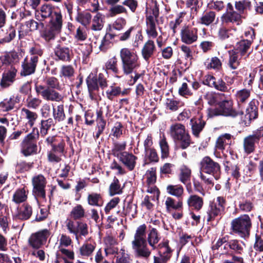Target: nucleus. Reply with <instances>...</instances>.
I'll return each instance as SVG.
<instances>
[{
  "label": "nucleus",
  "mask_w": 263,
  "mask_h": 263,
  "mask_svg": "<svg viewBox=\"0 0 263 263\" xmlns=\"http://www.w3.org/2000/svg\"><path fill=\"white\" fill-rule=\"evenodd\" d=\"M28 191L25 187L18 189L14 193L12 201L16 204L25 201L27 199Z\"/></svg>",
  "instance_id": "obj_32"
},
{
  "label": "nucleus",
  "mask_w": 263,
  "mask_h": 263,
  "mask_svg": "<svg viewBox=\"0 0 263 263\" xmlns=\"http://www.w3.org/2000/svg\"><path fill=\"white\" fill-rule=\"evenodd\" d=\"M170 134L174 141L182 149H186L190 146L191 137L184 125L178 123L173 124L170 127Z\"/></svg>",
  "instance_id": "obj_5"
},
{
  "label": "nucleus",
  "mask_w": 263,
  "mask_h": 263,
  "mask_svg": "<svg viewBox=\"0 0 263 263\" xmlns=\"http://www.w3.org/2000/svg\"><path fill=\"white\" fill-rule=\"evenodd\" d=\"M181 41L187 44L190 45L196 42L198 40V29L189 26L182 27L180 32Z\"/></svg>",
  "instance_id": "obj_11"
},
{
  "label": "nucleus",
  "mask_w": 263,
  "mask_h": 263,
  "mask_svg": "<svg viewBox=\"0 0 263 263\" xmlns=\"http://www.w3.org/2000/svg\"><path fill=\"white\" fill-rule=\"evenodd\" d=\"M160 238L161 237L156 228H153L149 230L147 240L153 250L157 249L156 245L159 242Z\"/></svg>",
  "instance_id": "obj_28"
},
{
  "label": "nucleus",
  "mask_w": 263,
  "mask_h": 263,
  "mask_svg": "<svg viewBox=\"0 0 263 263\" xmlns=\"http://www.w3.org/2000/svg\"><path fill=\"white\" fill-rule=\"evenodd\" d=\"M201 171L208 174H214L220 171L219 164L209 157H204L200 162Z\"/></svg>",
  "instance_id": "obj_13"
},
{
  "label": "nucleus",
  "mask_w": 263,
  "mask_h": 263,
  "mask_svg": "<svg viewBox=\"0 0 263 263\" xmlns=\"http://www.w3.org/2000/svg\"><path fill=\"white\" fill-rule=\"evenodd\" d=\"M21 146V151L26 156L35 153L37 151V145L34 142H28L26 140H23Z\"/></svg>",
  "instance_id": "obj_31"
},
{
  "label": "nucleus",
  "mask_w": 263,
  "mask_h": 263,
  "mask_svg": "<svg viewBox=\"0 0 263 263\" xmlns=\"http://www.w3.org/2000/svg\"><path fill=\"white\" fill-rule=\"evenodd\" d=\"M156 50V47L154 42L152 40H148L145 43L141 49L142 58L145 61L149 62L150 58L154 55Z\"/></svg>",
  "instance_id": "obj_20"
},
{
  "label": "nucleus",
  "mask_w": 263,
  "mask_h": 263,
  "mask_svg": "<svg viewBox=\"0 0 263 263\" xmlns=\"http://www.w3.org/2000/svg\"><path fill=\"white\" fill-rule=\"evenodd\" d=\"M252 227L251 220L249 215L244 214L234 218L231 222V233L242 238H248Z\"/></svg>",
  "instance_id": "obj_4"
},
{
  "label": "nucleus",
  "mask_w": 263,
  "mask_h": 263,
  "mask_svg": "<svg viewBox=\"0 0 263 263\" xmlns=\"http://www.w3.org/2000/svg\"><path fill=\"white\" fill-rule=\"evenodd\" d=\"M228 245L229 246V249L232 250L234 252L238 254H241L243 250V247L245 246V243L237 239L231 240L228 242Z\"/></svg>",
  "instance_id": "obj_50"
},
{
  "label": "nucleus",
  "mask_w": 263,
  "mask_h": 263,
  "mask_svg": "<svg viewBox=\"0 0 263 263\" xmlns=\"http://www.w3.org/2000/svg\"><path fill=\"white\" fill-rule=\"evenodd\" d=\"M204 65L208 69H214L219 70L222 67L221 60L216 57L208 59L204 63Z\"/></svg>",
  "instance_id": "obj_42"
},
{
  "label": "nucleus",
  "mask_w": 263,
  "mask_h": 263,
  "mask_svg": "<svg viewBox=\"0 0 263 263\" xmlns=\"http://www.w3.org/2000/svg\"><path fill=\"white\" fill-rule=\"evenodd\" d=\"M187 203L190 208L199 211L203 206V199L198 195H193L187 199Z\"/></svg>",
  "instance_id": "obj_30"
},
{
  "label": "nucleus",
  "mask_w": 263,
  "mask_h": 263,
  "mask_svg": "<svg viewBox=\"0 0 263 263\" xmlns=\"http://www.w3.org/2000/svg\"><path fill=\"white\" fill-rule=\"evenodd\" d=\"M33 186L32 192L36 197L42 199L46 198L45 187L47 184L46 178L42 174L34 176L31 179Z\"/></svg>",
  "instance_id": "obj_9"
},
{
  "label": "nucleus",
  "mask_w": 263,
  "mask_h": 263,
  "mask_svg": "<svg viewBox=\"0 0 263 263\" xmlns=\"http://www.w3.org/2000/svg\"><path fill=\"white\" fill-rule=\"evenodd\" d=\"M257 116V107L255 105V102L251 101L250 102L248 107L246 109L245 118L250 122L251 120L256 119Z\"/></svg>",
  "instance_id": "obj_43"
},
{
  "label": "nucleus",
  "mask_w": 263,
  "mask_h": 263,
  "mask_svg": "<svg viewBox=\"0 0 263 263\" xmlns=\"http://www.w3.org/2000/svg\"><path fill=\"white\" fill-rule=\"evenodd\" d=\"M96 243L86 241L79 248V252L80 255L84 257H89L92 255L96 248Z\"/></svg>",
  "instance_id": "obj_26"
},
{
  "label": "nucleus",
  "mask_w": 263,
  "mask_h": 263,
  "mask_svg": "<svg viewBox=\"0 0 263 263\" xmlns=\"http://www.w3.org/2000/svg\"><path fill=\"white\" fill-rule=\"evenodd\" d=\"M165 105L166 109L172 111H176L180 107L184 105L182 102L172 98H167Z\"/></svg>",
  "instance_id": "obj_46"
},
{
  "label": "nucleus",
  "mask_w": 263,
  "mask_h": 263,
  "mask_svg": "<svg viewBox=\"0 0 263 263\" xmlns=\"http://www.w3.org/2000/svg\"><path fill=\"white\" fill-rule=\"evenodd\" d=\"M74 69L71 65H63L60 71V77L70 79L74 76Z\"/></svg>",
  "instance_id": "obj_57"
},
{
  "label": "nucleus",
  "mask_w": 263,
  "mask_h": 263,
  "mask_svg": "<svg viewBox=\"0 0 263 263\" xmlns=\"http://www.w3.org/2000/svg\"><path fill=\"white\" fill-rule=\"evenodd\" d=\"M232 135L230 134H224L220 136L216 142V148L219 150L223 151L226 146L231 143Z\"/></svg>",
  "instance_id": "obj_33"
},
{
  "label": "nucleus",
  "mask_w": 263,
  "mask_h": 263,
  "mask_svg": "<svg viewBox=\"0 0 263 263\" xmlns=\"http://www.w3.org/2000/svg\"><path fill=\"white\" fill-rule=\"evenodd\" d=\"M17 70L12 68L8 71L3 73L1 81V86L3 88H7L12 84L15 80Z\"/></svg>",
  "instance_id": "obj_23"
},
{
  "label": "nucleus",
  "mask_w": 263,
  "mask_h": 263,
  "mask_svg": "<svg viewBox=\"0 0 263 263\" xmlns=\"http://www.w3.org/2000/svg\"><path fill=\"white\" fill-rule=\"evenodd\" d=\"M21 116L25 121L26 126L30 128L34 125L39 117L37 112L26 107L21 108Z\"/></svg>",
  "instance_id": "obj_14"
},
{
  "label": "nucleus",
  "mask_w": 263,
  "mask_h": 263,
  "mask_svg": "<svg viewBox=\"0 0 263 263\" xmlns=\"http://www.w3.org/2000/svg\"><path fill=\"white\" fill-rule=\"evenodd\" d=\"M70 216L74 220L80 219L85 216L83 206L81 204L74 206L70 212Z\"/></svg>",
  "instance_id": "obj_56"
},
{
  "label": "nucleus",
  "mask_w": 263,
  "mask_h": 263,
  "mask_svg": "<svg viewBox=\"0 0 263 263\" xmlns=\"http://www.w3.org/2000/svg\"><path fill=\"white\" fill-rule=\"evenodd\" d=\"M105 68L107 70H110L115 74H118L119 69L118 67V60L116 57L109 59L105 63Z\"/></svg>",
  "instance_id": "obj_58"
},
{
  "label": "nucleus",
  "mask_w": 263,
  "mask_h": 263,
  "mask_svg": "<svg viewBox=\"0 0 263 263\" xmlns=\"http://www.w3.org/2000/svg\"><path fill=\"white\" fill-rule=\"evenodd\" d=\"M189 82L192 89L190 88L187 83H183L178 89V93L180 96L184 98L192 96L194 94V91L197 90L200 87V84L197 81H189Z\"/></svg>",
  "instance_id": "obj_15"
},
{
  "label": "nucleus",
  "mask_w": 263,
  "mask_h": 263,
  "mask_svg": "<svg viewBox=\"0 0 263 263\" xmlns=\"http://www.w3.org/2000/svg\"><path fill=\"white\" fill-rule=\"evenodd\" d=\"M121 68L125 75L132 74L135 70L140 67L139 57L133 49L123 48L120 50Z\"/></svg>",
  "instance_id": "obj_3"
},
{
  "label": "nucleus",
  "mask_w": 263,
  "mask_h": 263,
  "mask_svg": "<svg viewBox=\"0 0 263 263\" xmlns=\"http://www.w3.org/2000/svg\"><path fill=\"white\" fill-rule=\"evenodd\" d=\"M145 15L146 33L148 38L155 39L158 33L157 31L156 22L159 14V8L155 5L146 8Z\"/></svg>",
  "instance_id": "obj_6"
},
{
  "label": "nucleus",
  "mask_w": 263,
  "mask_h": 263,
  "mask_svg": "<svg viewBox=\"0 0 263 263\" xmlns=\"http://www.w3.org/2000/svg\"><path fill=\"white\" fill-rule=\"evenodd\" d=\"M52 116L55 121L61 122L64 120L65 115L63 105H59L56 108H52Z\"/></svg>",
  "instance_id": "obj_51"
},
{
  "label": "nucleus",
  "mask_w": 263,
  "mask_h": 263,
  "mask_svg": "<svg viewBox=\"0 0 263 263\" xmlns=\"http://www.w3.org/2000/svg\"><path fill=\"white\" fill-rule=\"evenodd\" d=\"M159 145L161 148V158L165 159L169 156V146L166 138L163 136L159 141Z\"/></svg>",
  "instance_id": "obj_64"
},
{
  "label": "nucleus",
  "mask_w": 263,
  "mask_h": 263,
  "mask_svg": "<svg viewBox=\"0 0 263 263\" xmlns=\"http://www.w3.org/2000/svg\"><path fill=\"white\" fill-rule=\"evenodd\" d=\"M49 26L52 27L54 30H59L60 31L63 25L62 15L60 11H54L50 16Z\"/></svg>",
  "instance_id": "obj_29"
},
{
  "label": "nucleus",
  "mask_w": 263,
  "mask_h": 263,
  "mask_svg": "<svg viewBox=\"0 0 263 263\" xmlns=\"http://www.w3.org/2000/svg\"><path fill=\"white\" fill-rule=\"evenodd\" d=\"M252 44L251 40H242L237 43L236 45V51H238L242 56L246 53L249 49Z\"/></svg>",
  "instance_id": "obj_48"
},
{
  "label": "nucleus",
  "mask_w": 263,
  "mask_h": 263,
  "mask_svg": "<svg viewBox=\"0 0 263 263\" xmlns=\"http://www.w3.org/2000/svg\"><path fill=\"white\" fill-rule=\"evenodd\" d=\"M127 13V9L123 5H115L111 6L109 8L107 16L109 17H113L117 15Z\"/></svg>",
  "instance_id": "obj_45"
},
{
  "label": "nucleus",
  "mask_w": 263,
  "mask_h": 263,
  "mask_svg": "<svg viewBox=\"0 0 263 263\" xmlns=\"http://www.w3.org/2000/svg\"><path fill=\"white\" fill-rule=\"evenodd\" d=\"M158 249L159 256H157L166 261H168L172 254L173 250L168 245V241L167 240H164L160 243L157 247Z\"/></svg>",
  "instance_id": "obj_19"
},
{
  "label": "nucleus",
  "mask_w": 263,
  "mask_h": 263,
  "mask_svg": "<svg viewBox=\"0 0 263 263\" xmlns=\"http://www.w3.org/2000/svg\"><path fill=\"white\" fill-rule=\"evenodd\" d=\"M37 63V58L34 56L30 57L29 61L25 59L22 64L23 70L21 75L27 76L34 73Z\"/></svg>",
  "instance_id": "obj_18"
},
{
  "label": "nucleus",
  "mask_w": 263,
  "mask_h": 263,
  "mask_svg": "<svg viewBox=\"0 0 263 263\" xmlns=\"http://www.w3.org/2000/svg\"><path fill=\"white\" fill-rule=\"evenodd\" d=\"M242 15L236 11H226L221 16V21L222 24L229 23L240 25L242 22Z\"/></svg>",
  "instance_id": "obj_17"
},
{
  "label": "nucleus",
  "mask_w": 263,
  "mask_h": 263,
  "mask_svg": "<svg viewBox=\"0 0 263 263\" xmlns=\"http://www.w3.org/2000/svg\"><path fill=\"white\" fill-rule=\"evenodd\" d=\"M88 89L90 93L99 89V85L95 76L90 74L86 80Z\"/></svg>",
  "instance_id": "obj_63"
},
{
  "label": "nucleus",
  "mask_w": 263,
  "mask_h": 263,
  "mask_svg": "<svg viewBox=\"0 0 263 263\" xmlns=\"http://www.w3.org/2000/svg\"><path fill=\"white\" fill-rule=\"evenodd\" d=\"M263 138V126H261L253 132L252 134L246 136L242 141L243 153L248 155L254 153L256 145L259 143L260 139Z\"/></svg>",
  "instance_id": "obj_7"
},
{
  "label": "nucleus",
  "mask_w": 263,
  "mask_h": 263,
  "mask_svg": "<svg viewBox=\"0 0 263 263\" xmlns=\"http://www.w3.org/2000/svg\"><path fill=\"white\" fill-rule=\"evenodd\" d=\"M123 187L121 186L119 180L114 178L112 182L110 184L109 188V193L110 196L117 194H120L122 193Z\"/></svg>",
  "instance_id": "obj_53"
},
{
  "label": "nucleus",
  "mask_w": 263,
  "mask_h": 263,
  "mask_svg": "<svg viewBox=\"0 0 263 263\" xmlns=\"http://www.w3.org/2000/svg\"><path fill=\"white\" fill-rule=\"evenodd\" d=\"M225 200L222 197H218L216 200L210 203L206 211L207 221L214 220L216 217L221 216L224 210Z\"/></svg>",
  "instance_id": "obj_8"
},
{
  "label": "nucleus",
  "mask_w": 263,
  "mask_h": 263,
  "mask_svg": "<svg viewBox=\"0 0 263 263\" xmlns=\"http://www.w3.org/2000/svg\"><path fill=\"white\" fill-rule=\"evenodd\" d=\"M102 197L100 194L92 193L87 196L88 204L92 206H100L101 205Z\"/></svg>",
  "instance_id": "obj_60"
},
{
  "label": "nucleus",
  "mask_w": 263,
  "mask_h": 263,
  "mask_svg": "<svg viewBox=\"0 0 263 263\" xmlns=\"http://www.w3.org/2000/svg\"><path fill=\"white\" fill-rule=\"evenodd\" d=\"M51 233L48 229H43L33 233L30 236L28 242L29 245L34 249H39L45 245Z\"/></svg>",
  "instance_id": "obj_10"
},
{
  "label": "nucleus",
  "mask_w": 263,
  "mask_h": 263,
  "mask_svg": "<svg viewBox=\"0 0 263 263\" xmlns=\"http://www.w3.org/2000/svg\"><path fill=\"white\" fill-rule=\"evenodd\" d=\"M42 103V100L37 98L29 96L26 101L27 108L36 109L39 108Z\"/></svg>",
  "instance_id": "obj_59"
},
{
  "label": "nucleus",
  "mask_w": 263,
  "mask_h": 263,
  "mask_svg": "<svg viewBox=\"0 0 263 263\" xmlns=\"http://www.w3.org/2000/svg\"><path fill=\"white\" fill-rule=\"evenodd\" d=\"M52 125H53V120L52 118L41 120L40 134L42 137H44L48 134V130Z\"/></svg>",
  "instance_id": "obj_52"
},
{
  "label": "nucleus",
  "mask_w": 263,
  "mask_h": 263,
  "mask_svg": "<svg viewBox=\"0 0 263 263\" xmlns=\"http://www.w3.org/2000/svg\"><path fill=\"white\" fill-rule=\"evenodd\" d=\"M32 213V208L28 204H24L20 212L16 215V218L21 220L28 219Z\"/></svg>",
  "instance_id": "obj_40"
},
{
  "label": "nucleus",
  "mask_w": 263,
  "mask_h": 263,
  "mask_svg": "<svg viewBox=\"0 0 263 263\" xmlns=\"http://www.w3.org/2000/svg\"><path fill=\"white\" fill-rule=\"evenodd\" d=\"M91 20L90 28L92 30L98 31L102 29L104 26V21L101 13H97Z\"/></svg>",
  "instance_id": "obj_36"
},
{
  "label": "nucleus",
  "mask_w": 263,
  "mask_h": 263,
  "mask_svg": "<svg viewBox=\"0 0 263 263\" xmlns=\"http://www.w3.org/2000/svg\"><path fill=\"white\" fill-rule=\"evenodd\" d=\"M121 161L130 171L133 170L136 165L137 157L132 153L123 152L120 153L118 157Z\"/></svg>",
  "instance_id": "obj_22"
},
{
  "label": "nucleus",
  "mask_w": 263,
  "mask_h": 263,
  "mask_svg": "<svg viewBox=\"0 0 263 263\" xmlns=\"http://www.w3.org/2000/svg\"><path fill=\"white\" fill-rule=\"evenodd\" d=\"M251 7V3L249 0H242L236 1L235 3V8L236 12L240 14V15L246 13V11L250 9Z\"/></svg>",
  "instance_id": "obj_39"
},
{
  "label": "nucleus",
  "mask_w": 263,
  "mask_h": 263,
  "mask_svg": "<svg viewBox=\"0 0 263 263\" xmlns=\"http://www.w3.org/2000/svg\"><path fill=\"white\" fill-rule=\"evenodd\" d=\"M45 142L48 145H50L51 147V149H53L54 147H58L60 145L63 146V147L65 146V143L64 140H59L55 136H48L46 138Z\"/></svg>",
  "instance_id": "obj_54"
},
{
  "label": "nucleus",
  "mask_w": 263,
  "mask_h": 263,
  "mask_svg": "<svg viewBox=\"0 0 263 263\" xmlns=\"http://www.w3.org/2000/svg\"><path fill=\"white\" fill-rule=\"evenodd\" d=\"M244 172L245 168L241 165H233L231 168V176L236 180H238L239 179L241 180V177H242L243 179V180L245 181V175H243V174L242 173V172Z\"/></svg>",
  "instance_id": "obj_55"
},
{
  "label": "nucleus",
  "mask_w": 263,
  "mask_h": 263,
  "mask_svg": "<svg viewBox=\"0 0 263 263\" xmlns=\"http://www.w3.org/2000/svg\"><path fill=\"white\" fill-rule=\"evenodd\" d=\"M166 190L168 194L178 198L181 197L184 193V189L180 184L168 185L167 186Z\"/></svg>",
  "instance_id": "obj_38"
},
{
  "label": "nucleus",
  "mask_w": 263,
  "mask_h": 263,
  "mask_svg": "<svg viewBox=\"0 0 263 263\" xmlns=\"http://www.w3.org/2000/svg\"><path fill=\"white\" fill-rule=\"evenodd\" d=\"M16 36V30L12 25H10L6 29L5 36L0 40V44L9 43Z\"/></svg>",
  "instance_id": "obj_49"
},
{
  "label": "nucleus",
  "mask_w": 263,
  "mask_h": 263,
  "mask_svg": "<svg viewBox=\"0 0 263 263\" xmlns=\"http://www.w3.org/2000/svg\"><path fill=\"white\" fill-rule=\"evenodd\" d=\"M46 84L48 87L42 85H35V90L37 94L40 95L42 98L47 101L59 102L63 100V97L54 89L60 90L61 86L57 78L50 77L47 78Z\"/></svg>",
  "instance_id": "obj_1"
},
{
  "label": "nucleus",
  "mask_w": 263,
  "mask_h": 263,
  "mask_svg": "<svg viewBox=\"0 0 263 263\" xmlns=\"http://www.w3.org/2000/svg\"><path fill=\"white\" fill-rule=\"evenodd\" d=\"M203 83L220 91L227 92L229 90L228 85L222 79L216 80L213 76L211 74L205 76Z\"/></svg>",
  "instance_id": "obj_12"
},
{
  "label": "nucleus",
  "mask_w": 263,
  "mask_h": 263,
  "mask_svg": "<svg viewBox=\"0 0 263 263\" xmlns=\"http://www.w3.org/2000/svg\"><path fill=\"white\" fill-rule=\"evenodd\" d=\"M145 177L146 179L147 185L155 184L157 179L156 168L155 167H152L148 170L145 174Z\"/></svg>",
  "instance_id": "obj_61"
},
{
  "label": "nucleus",
  "mask_w": 263,
  "mask_h": 263,
  "mask_svg": "<svg viewBox=\"0 0 263 263\" xmlns=\"http://www.w3.org/2000/svg\"><path fill=\"white\" fill-rule=\"evenodd\" d=\"M54 53L59 60L68 62L71 60L72 51L68 47L59 46L55 49Z\"/></svg>",
  "instance_id": "obj_25"
},
{
  "label": "nucleus",
  "mask_w": 263,
  "mask_h": 263,
  "mask_svg": "<svg viewBox=\"0 0 263 263\" xmlns=\"http://www.w3.org/2000/svg\"><path fill=\"white\" fill-rule=\"evenodd\" d=\"M192 134L196 137H198L200 133L203 129L205 121L202 119L201 116L193 118L190 120Z\"/></svg>",
  "instance_id": "obj_24"
},
{
  "label": "nucleus",
  "mask_w": 263,
  "mask_h": 263,
  "mask_svg": "<svg viewBox=\"0 0 263 263\" xmlns=\"http://www.w3.org/2000/svg\"><path fill=\"white\" fill-rule=\"evenodd\" d=\"M15 103L13 98H6L0 103V108L3 111H8L13 109Z\"/></svg>",
  "instance_id": "obj_62"
},
{
  "label": "nucleus",
  "mask_w": 263,
  "mask_h": 263,
  "mask_svg": "<svg viewBox=\"0 0 263 263\" xmlns=\"http://www.w3.org/2000/svg\"><path fill=\"white\" fill-rule=\"evenodd\" d=\"M65 151V147L59 145L58 147H53L47 152L48 161L51 163H58L62 160L61 155Z\"/></svg>",
  "instance_id": "obj_21"
},
{
  "label": "nucleus",
  "mask_w": 263,
  "mask_h": 263,
  "mask_svg": "<svg viewBox=\"0 0 263 263\" xmlns=\"http://www.w3.org/2000/svg\"><path fill=\"white\" fill-rule=\"evenodd\" d=\"M146 228L145 224L139 226L136 229L134 240L132 241V248L136 255L145 259L148 258L151 254L145 239Z\"/></svg>",
  "instance_id": "obj_2"
},
{
  "label": "nucleus",
  "mask_w": 263,
  "mask_h": 263,
  "mask_svg": "<svg viewBox=\"0 0 263 263\" xmlns=\"http://www.w3.org/2000/svg\"><path fill=\"white\" fill-rule=\"evenodd\" d=\"M215 12L209 10L203 12L199 20V23L202 25L208 26L212 24L216 18Z\"/></svg>",
  "instance_id": "obj_34"
},
{
  "label": "nucleus",
  "mask_w": 263,
  "mask_h": 263,
  "mask_svg": "<svg viewBox=\"0 0 263 263\" xmlns=\"http://www.w3.org/2000/svg\"><path fill=\"white\" fill-rule=\"evenodd\" d=\"M222 113V116L235 117L239 114L233 108V101L231 99L224 100L218 103Z\"/></svg>",
  "instance_id": "obj_16"
},
{
  "label": "nucleus",
  "mask_w": 263,
  "mask_h": 263,
  "mask_svg": "<svg viewBox=\"0 0 263 263\" xmlns=\"http://www.w3.org/2000/svg\"><path fill=\"white\" fill-rule=\"evenodd\" d=\"M178 178L181 183L187 184L191 181V170L186 165H182L179 170Z\"/></svg>",
  "instance_id": "obj_27"
},
{
  "label": "nucleus",
  "mask_w": 263,
  "mask_h": 263,
  "mask_svg": "<svg viewBox=\"0 0 263 263\" xmlns=\"http://www.w3.org/2000/svg\"><path fill=\"white\" fill-rule=\"evenodd\" d=\"M54 7L49 4L42 5L37 11L43 18H46L52 15Z\"/></svg>",
  "instance_id": "obj_47"
},
{
  "label": "nucleus",
  "mask_w": 263,
  "mask_h": 263,
  "mask_svg": "<svg viewBox=\"0 0 263 263\" xmlns=\"http://www.w3.org/2000/svg\"><path fill=\"white\" fill-rule=\"evenodd\" d=\"M229 59L228 62L229 66L232 69H236L239 65V60L238 59V52L234 50L229 51Z\"/></svg>",
  "instance_id": "obj_44"
},
{
  "label": "nucleus",
  "mask_w": 263,
  "mask_h": 263,
  "mask_svg": "<svg viewBox=\"0 0 263 263\" xmlns=\"http://www.w3.org/2000/svg\"><path fill=\"white\" fill-rule=\"evenodd\" d=\"M165 205L167 211L170 212L172 210H178L181 209L183 206V202L181 199L176 201L171 197H167L165 201Z\"/></svg>",
  "instance_id": "obj_35"
},
{
  "label": "nucleus",
  "mask_w": 263,
  "mask_h": 263,
  "mask_svg": "<svg viewBox=\"0 0 263 263\" xmlns=\"http://www.w3.org/2000/svg\"><path fill=\"white\" fill-rule=\"evenodd\" d=\"M91 19L92 16L91 14L85 11L78 12L76 17V21L86 28L90 25Z\"/></svg>",
  "instance_id": "obj_37"
},
{
  "label": "nucleus",
  "mask_w": 263,
  "mask_h": 263,
  "mask_svg": "<svg viewBox=\"0 0 263 263\" xmlns=\"http://www.w3.org/2000/svg\"><path fill=\"white\" fill-rule=\"evenodd\" d=\"M236 31V28H228L224 25H221L217 31V36L220 40H226L233 35L231 31Z\"/></svg>",
  "instance_id": "obj_41"
}]
</instances>
